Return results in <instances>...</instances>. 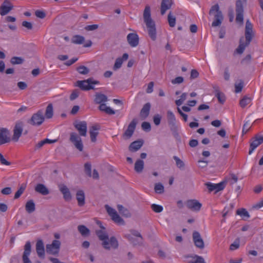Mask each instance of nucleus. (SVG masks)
Instances as JSON below:
<instances>
[{"instance_id": "nucleus-49", "label": "nucleus", "mask_w": 263, "mask_h": 263, "mask_svg": "<svg viewBox=\"0 0 263 263\" xmlns=\"http://www.w3.org/2000/svg\"><path fill=\"white\" fill-rule=\"evenodd\" d=\"M251 59L252 57L251 54H248L242 59V60L240 62V63L242 65H248L250 63Z\"/></svg>"}, {"instance_id": "nucleus-35", "label": "nucleus", "mask_w": 263, "mask_h": 263, "mask_svg": "<svg viewBox=\"0 0 263 263\" xmlns=\"http://www.w3.org/2000/svg\"><path fill=\"white\" fill-rule=\"evenodd\" d=\"M84 40L85 39L83 36L76 35L72 38L71 42L75 44H82L84 42Z\"/></svg>"}, {"instance_id": "nucleus-42", "label": "nucleus", "mask_w": 263, "mask_h": 263, "mask_svg": "<svg viewBox=\"0 0 263 263\" xmlns=\"http://www.w3.org/2000/svg\"><path fill=\"white\" fill-rule=\"evenodd\" d=\"M155 191L156 193L162 194L164 192V186L161 183H157L155 184Z\"/></svg>"}, {"instance_id": "nucleus-28", "label": "nucleus", "mask_w": 263, "mask_h": 263, "mask_svg": "<svg viewBox=\"0 0 263 263\" xmlns=\"http://www.w3.org/2000/svg\"><path fill=\"white\" fill-rule=\"evenodd\" d=\"M35 191L43 195H47L49 194V190L42 183H39L35 186Z\"/></svg>"}, {"instance_id": "nucleus-21", "label": "nucleus", "mask_w": 263, "mask_h": 263, "mask_svg": "<svg viewBox=\"0 0 263 263\" xmlns=\"http://www.w3.org/2000/svg\"><path fill=\"white\" fill-rule=\"evenodd\" d=\"M262 143H263V135L255 137V139L250 144L249 154H251L253 151Z\"/></svg>"}, {"instance_id": "nucleus-44", "label": "nucleus", "mask_w": 263, "mask_h": 263, "mask_svg": "<svg viewBox=\"0 0 263 263\" xmlns=\"http://www.w3.org/2000/svg\"><path fill=\"white\" fill-rule=\"evenodd\" d=\"M77 70L82 74H87L89 72V69L85 66H80L77 67Z\"/></svg>"}, {"instance_id": "nucleus-58", "label": "nucleus", "mask_w": 263, "mask_h": 263, "mask_svg": "<svg viewBox=\"0 0 263 263\" xmlns=\"http://www.w3.org/2000/svg\"><path fill=\"white\" fill-rule=\"evenodd\" d=\"M35 14L36 17L40 18H44L46 16V13L42 10H37L35 12Z\"/></svg>"}, {"instance_id": "nucleus-24", "label": "nucleus", "mask_w": 263, "mask_h": 263, "mask_svg": "<svg viewBox=\"0 0 263 263\" xmlns=\"http://www.w3.org/2000/svg\"><path fill=\"white\" fill-rule=\"evenodd\" d=\"M36 251L38 256L44 258L45 257V248L42 240H39L36 243Z\"/></svg>"}, {"instance_id": "nucleus-5", "label": "nucleus", "mask_w": 263, "mask_h": 263, "mask_svg": "<svg viewBox=\"0 0 263 263\" xmlns=\"http://www.w3.org/2000/svg\"><path fill=\"white\" fill-rule=\"evenodd\" d=\"M167 119L172 135L176 139H179L180 137L178 132V127L176 124V117L172 111L168 110L167 111Z\"/></svg>"}, {"instance_id": "nucleus-63", "label": "nucleus", "mask_w": 263, "mask_h": 263, "mask_svg": "<svg viewBox=\"0 0 263 263\" xmlns=\"http://www.w3.org/2000/svg\"><path fill=\"white\" fill-rule=\"evenodd\" d=\"M98 25L96 24L87 25L85 27V29L87 31H92L98 28Z\"/></svg>"}, {"instance_id": "nucleus-34", "label": "nucleus", "mask_w": 263, "mask_h": 263, "mask_svg": "<svg viewBox=\"0 0 263 263\" xmlns=\"http://www.w3.org/2000/svg\"><path fill=\"white\" fill-rule=\"evenodd\" d=\"M53 115V109L52 104L50 103L46 108L45 117L47 119H51Z\"/></svg>"}, {"instance_id": "nucleus-8", "label": "nucleus", "mask_w": 263, "mask_h": 263, "mask_svg": "<svg viewBox=\"0 0 263 263\" xmlns=\"http://www.w3.org/2000/svg\"><path fill=\"white\" fill-rule=\"evenodd\" d=\"M243 7L241 0H238L236 3V21L241 25L243 24Z\"/></svg>"}, {"instance_id": "nucleus-3", "label": "nucleus", "mask_w": 263, "mask_h": 263, "mask_svg": "<svg viewBox=\"0 0 263 263\" xmlns=\"http://www.w3.org/2000/svg\"><path fill=\"white\" fill-rule=\"evenodd\" d=\"M143 19L148 30V35L153 41L156 39V29L155 23L151 16V8L146 6L143 12Z\"/></svg>"}, {"instance_id": "nucleus-13", "label": "nucleus", "mask_w": 263, "mask_h": 263, "mask_svg": "<svg viewBox=\"0 0 263 263\" xmlns=\"http://www.w3.org/2000/svg\"><path fill=\"white\" fill-rule=\"evenodd\" d=\"M192 237L195 246L200 249H203L204 248V243L200 233L195 231L193 233Z\"/></svg>"}, {"instance_id": "nucleus-46", "label": "nucleus", "mask_w": 263, "mask_h": 263, "mask_svg": "<svg viewBox=\"0 0 263 263\" xmlns=\"http://www.w3.org/2000/svg\"><path fill=\"white\" fill-rule=\"evenodd\" d=\"M84 170L85 173L89 176L91 177V165L89 162L85 163L84 164Z\"/></svg>"}, {"instance_id": "nucleus-39", "label": "nucleus", "mask_w": 263, "mask_h": 263, "mask_svg": "<svg viewBox=\"0 0 263 263\" xmlns=\"http://www.w3.org/2000/svg\"><path fill=\"white\" fill-rule=\"evenodd\" d=\"M236 214L238 215H240L243 218H248L250 217V215L248 212L246 210V209L242 208L237 210Z\"/></svg>"}, {"instance_id": "nucleus-33", "label": "nucleus", "mask_w": 263, "mask_h": 263, "mask_svg": "<svg viewBox=\"0 0 263 263\" xmlns=\"http://www.w3.org/2000/svg\"><path fill=\"white\" fill-rule=\"evenodd\" d=\"M117 209L121 214L126 217H129L131 216V214L129 211L123 205L119 204L117 206Z\"/></svg>"}, {"instance_id": "nucleus-6", "label": "nucleus", "mask_w": 263, "mask_h": 263, "mask_svg": "<svg viewBox=\"0 0 263 263\" xmlns=\"http://www.w3.org/2000/svg\"><path fill=\"white\" fill-rule=\"evenodd\" d=\"M99 83V81L95 80L92 78H90L87 80L78 81L76 86L83 90H89L94 89L95 88L93 85L98 84Z\"/></svg>"}, {"instance_id": "nucleus-20", "label": "nucleus", "mask_w": 263, "mask_h": 263, "mask_svg": "<svg viewBox=\"0 0 263 263\" xmlns=\"http://www.w3.org/2000/svg\"><path fill=\"white\" fill-rule=\"evenodd\" d=\"M127 40L131 47H135L139 44V37L136 33H130L127 36Z\"/></svg>"}, {"instance_id": "nucleus-38", "label": "nucleus", "mask_w": 263, "mask_h": 263, "mask_svg": "<svg viewBox=\"0 0 263 263\" xmlns=\"http://www.w3.org/2000/svg\"><path fill=\"white\" fill-rule=\"evenodd\" d=\"M24 61V59L19 57H13L10 60V63L12 65L21 64Z\"/></svg>"}, {"instance_id": "nucleus-53", "label": "nucleus", "mask_w": 263, "mask_h": 263, "mask_svg": "<svg viewBox=\"0 0 263 263\" xmlns=\"http://www.w3.org/2000/svg\"><path fill=\"white\" fill-rule=\"evenodd\" d=\"M194 258L196 259L195 261H192L189 263H205L204 258L201 256L196 255Z\"/></svg>"}, {"instance_id": "nucleus-15", "label": "nucleus", "mask_w": 263, "mask_h": 263, "mask_svg": "<svg viewBox=\"0 0 263 263\" xmlns=\"http://www.w3.org/2000/svg\"><path fill=\"white\" fill-rule=\"evenodd\" d=\"M74 126L78 131L80 136L85 137L87 134V123L86 121H79L74 124Z\"/></svg>"}, {"instance_id": "nucleus-23", "label": "nucleus", "mask_w": 263, "mask_h": 263, "mask_svg": "<svg viewBox=\"0 0 263 263\" xmlns=\"http://www.w3.org/2000/svg\"><path fill=\"white\" fill-rule=\"evenodd\" d=\"M172 4V0H162L160 6L161 14L163 15L167 10L171 8Z\"/></svg>"}, {"instance_id": "nucleus-1", "label": "nucleus", "mask_w": 263, "mask_h": 263, "mask_svg": "<svg viewBox=\"0 0 263 263\" xmlns=\"http://www.w3.org/2000/svg\"><path fill=\"white\" fill-rule=\"evenodd\" d=\"M245 35L246 42H243V37L242 36L239 40V45L236 49L237 53L240 54H242L246 47L249 45L254 35L253 25L249 20H247L246 23Z\"/></svg>"}, {"instance_id": "nucleus-26", "label": "nucleus", "mask_w": 263, "mask_h": 263, "mask_svg": "<svg viewBox=\"0 0 263 263\" xmlns=\"http://www.w3.org/2000/svg\"><path fill=\"white\" fill-rule=\"evenodd\" d=\"M78 204L79 206H83L85 204V196L83 190H78L76 194Z\"/></svg>"}, {"instance_id": "nucleus-64", "label": "nucleus", "mask_w": 263, "mask_h": 263, "mask_svg": "<svg viewBox=\"0 0 263 263\" xmlns=\"http://www.w3.org/2000/svg\"><path fill=\"white\" fill-rule=\"evenodd\" d=\"M199 76V72L196 69H192L191 72L190 78L194 79Z\"/></svg>"}, {"instance_id": "nucleus-40", "label": "nucleus", "mask_w": 263, "mask_h": 263, "mask_svg": "<svg viewBox=\"0 0 263 263\" xmlns=\"http://www.w3.org/2000/svg\"><path fill=\"white\" fill-rule=\"evenodd\" d=\"M167 20L170 27H173L175 26L176 17L172 15L171 12H170L168 14Z\"/></svg>"}, {"instance_id": "nucleus-7", "label": "nucleus", "mask_w": 263, "mask_h": 263, "mask_svg": "<svg viewBox=\"0 0 263 263\" xmlns=\"http://www.w3.org/2000/svg\"><path fill=\"white\" fill-rule=\"evenodd\" d=\"M45 120V117L43 111L39 110L34 114L30 119L28 121V123L33 126H39L41 125Z\"/></svg>"}, {"instance_id": "nucleus-52", "label": "nucleus", "mask_w": 263, "mask_h": 263, "mask_svg": "<svg viewBox=\"0 0 263 263\" xmlns=\"http://www.w3.org/2000/svg\"><path fill=\"white\" fill-rule=\"evenodd\" d=\"M239 239L237 238L236 239L234 242L232 243L230 246V249L231 250H234L235 249H238L239 247Z\"/></svg>"}, {"instance_id": "nucleus-4", "label": "nucleus", "mask_w": 263, "mask_h": 263, "mask_svg": "<svg viewBox=\"0 0 263 263\" xmlns=\"http://www.w3.org/2000/svg\"><path fill=\"white\" fill-rule=\"evenodd\" d=\"M209 14L214 16V20L212 24L213 27H217L221 25L223 17L221 11L219 10L218 4H215L211 7Z\"/></svg>"}, {"instance_id": "nucleus-62", "label": "nucleus", "mask_w": 263, "mask_h": 263, "mask_svg": "<svg viewBox=\"0 0 263 263\" xmlns=\"http://www.w3.org/2000/svg\"><path fill=\"white\" fill-rule=\"evenodd\" d=\"M183 78L182 77H178L175 79L172 80V83L173 84H180L183 82Z\"/></svg>"}, {"instance_id": "nucleus-50", "label": "nucleus", "mask_w": 263, "mask_h": 263, "mask_svg": "<svg viewBox=\"0 0 263 263\" xmlns=\"http://www.w3.org/2000/svg\"><path fill=\"white\" fill-rule=\"evenodd\" d=\"M151 209L156 213H160L163 211V207L156 204H152Z\"/></svg>"}, {"instance_id": "nucleus-41", "label": "nucleus", "mask_w": 263, "mask_h": 263, "mask_svg": "<svg viewBox=\"0 0 263 263\" xmlns=\"http://www.w3.org/2000/svg\"><path fill=\"white\" fill-rule=\"evenodd\" d=\"M112 220L116 223L123 224L124 222L123 219L120 217L117 212L111 217Z\"/></svg>"}, {"instance_id": "nucleus-11", "label": "nucleus", "mask_w": 263, "mask_h": 263, "mask_svg": "<svg viewBox=\"0 0 263 263\" xmlns=\"http://www.w3.org/2000/svg\"><path fill=\"white\" fill-rule=\"evenodd\" d=\"M227 182L225 181H222L217 184H214L211 182H206L205 185L208 189L210 192L215 191V193L222 191L225 187Z\"/></svg>"}, {"instance_id": "nucleus-29", "label": "nucleus", "mask_w": 263, "mask_h": 263, "mask_svg": "<svg viewBox=\"0 0 263 263\" xmlns=\"http://www.w3.org/2000/svg\"><path fill=\"white\" fill-rule=\"evenodd\" d=\"M107 97L106 95L101 93H97L95 95V102L97 104H102L107 101Z\"/></svg>"}, {"instance_id": "nucleus-30", "label": "nucleus", "mask_w": 263, "mask_h": 263, "mask_svg": "<svg viewBox=\"0 0 263 263\" xmlns=\"http://www.w3.org/2000/svg\"><path fill=\"white\" fill-rule=\"evenodd\" d=\"M25 210L28 213H32L35 210V205L33 200H28L25 204Z\"/></svg>"}, {"instance_id": "nucleus-27", "label": "nucleus", "mask_w": 263, "mask_h": 263, "mask_svg": "<svg viewBox=\"0 0 263 263\" xmlns=\"http://www.w3.org/2000/svg\"><path fill=\"white\" fill-rule=\"evenodd\" d=\"M151 105L148 102L145 104L140 112V116L143 120L145 119L149 114Z\"/></svg>"}, {"instance_id": "nucleus-19", "label": "nucleus", "mask_w": 263, "mask_h": 263, "mask_svg": "<svg viewBox=\"0 0 263 263\" xmlns=\"http://www.w3.org/2000/svg\"><path fill=\"white\" fill-rule=\"evenodd\" d=\"M13 8L9 0H5L0 7V14L4 16L8 13Z\"/></svg>"}, {"instance_id": "nucleus-32", "label": "nucleus", "mask_w": 263, "mask_h": 263, "mask_svg": "<svg viewBox=\"0 0 263 263\" xmlns=\"http://www.w3.org/2000/svg\"><path fill=\"white\" fill-rule=\"evenodd\" d=\"M78 230L81 234L86 237L89 236L90 234V230L84 225H80L78 227Z\"/></svg>"}, {"instance_id": "nucleus-54", "label": "nucleus", "mask_w": 263, "mask_h": 263, "mask_svg": "<svg viewBox=\"0 0 263 263\" xmlns=\"http://www.w3.org/2000/svg\"><path fill=\"white\" fill-rule=\"evenodd\" d=\"M141 127L142 129L146 132H149L151 129V124L147 122H143L141 124Z\"/></svg>"}, {"instance_id": "nucleus-60", "label": "nucleus", "mask_w": 263, "mask_h": 263, "mask_svg": "<svg viewBox=\"0 0 263 263\" xmlns=\"http://www.w3.org/2000/svg\"><path fill=\"white\" fill-rule=\"evenodd\" d=\"M133 134L134 132L127 129L124 133L123 136L125 139H129L133 136Z\"/></svg>"}, {"instance_id": "nucleus-31", "label": "nucleus", "mask_w": 263, "mask_h": 263, "mask_svg": "<svg viewBox=\"0 0 263 263\" xmlns=\"http://www.w3.org/2000/svg\"><path fill=\"white\" fill-rule=\"evenodd\" d=\"M144 168V161L138 159L135 164L134 169L137 173H141Z\"/></svg>"}, {"instance_id": "nucleus-56", "label": "nucleus", "mask_w": 263, "mask_h": 263, "mask_svg": "<svg viewBox=\"0 0 263 263\" xmlns=\"http://www.w3.org/2000/svg\"><path fill=\"white\" fill-rule=\"evenodd\" d=\"M161 116L159 114L155 115L153 117V121L155 124L157 126L160 124Z\"/></svg>"}, {"instance_id": "nucleus-12", "label": "nucleus", "mask_w": 263, "mask_h": 263, "mask_svg": "<svg viewBox=\"0 0 263 263\" xmlns=\"http://www.w3.org/2000/svg\"><path fill=\"white\" fill-rule=\"evenodd\" d=\"M186 207L194 212H198L200 210L202 204L196 199H190L186 201Z\"/></svg>"}, {"instance_id": "nucleus-57", "label": "nucleus", "mask_w": 263, "mask_h": 263, "mask_svg": "<svg viewBox=\"0 0 263 263\" xmlns=\"http://www.w3.org/2000/svg\"><path fill=\"white\" fill-rule=\"evenodd\" d=\"M79 96V91L78 90H74L72 91L70 96V100L73 101L77 99Z\"/></svg>"}, {"instance_id": "nucleus-16", "label": "nucleus", "mask_w": 263, "mask_h": 263, "mask_svg": "<svg viewBox=\"0 0 263 263\" xmlns=\"http://www.w3.org/2000/svg\"><path fill=\"white\" fill-rule=\"evenodd\" d=\"M23 123L22 122H18L15 124L13 129V135L12 140L17 142L21 137L23 132Z\"/></svg>"}, {"instance_id": "nucleus-25", "label": "nucleus", "mask_w": 263, "mask_h": 263, "mask_svg": "<svg viewBox=\"0 0 263 263\" xmlns=\"http://www.w3.org/2000/svg\"><path fill=\"white\" fill-rule=\"evenodd\" d=\"M143 140H138L132 142L129 147V151L131 152H135L139 150L143 145Z\"/></svg>"}, {"instance_id": "nucleus-17", "label": "nucleus", "mask_w": 263, "mask_h": 263, "mask_svg": "<svg viewBox=\"0 0 263 263\" xmlns=\"http://www.w3.org/2000/svg\"><path fill=\"white\" fill-rule=\"evenodd\" d=\"M31 252V245L30 241H27L24 246V251L23 254L22 259L24 263H32L29 258Z\"/></svg>"}, {"instance_id": "nucleus-47", "label": "nucleus", "mask_w": 263, "mask_h": 263, "mask_svg": "<svg viewBox=\"0 0 263 263\" xmlns=\"http://www.w3.org/2000/svg\"><path fill=\"white\" fill-rule=\"evenodd\" d=\"M137 124V120L136 119H133V120L130 122V123L128 125L127 129L130 130L132 132L134 133V131L136 129Z\"/></svg>"}, {"instance_id": "nucleus-48", "label": "nucleus", "mask_w": 263, "mask_h": 263, "mask_svg": "<svg viewBox=\"0 0 263 263\" xmlns=\"http://www.w3.org/2000/svg\"><path fill=\"white\" fill-rule=\"evenodd\" d=\"M26 188V186L24 185H22L20 189L17 190V191L15 193L14 195V198L17 199L23 193Z\"/></svg>"}, {"instance_id": "nucleus-45", "label": "nucleus", "mask_w": 263, "mask_h": 263, "mask_svg": "<svg viewBox=\"0 0 263 263\" xmlns=\"http://www.w3.org/2000/svg\"><path fill=\"white\" fill-rule=\"evenodd\" d=\"M173 159L175 160L176 165L178 168H179L180 169L184 168V163L180 158L175 156L173 157Z\"/></svg>"}, {"instance_id": "nucleus-22", "label": "nucleus", "mask_w": 263, "mask_h": 263, "mask_svg": "<svg viewBox=\"0 0 263 263\" xmlns=\"http://www.w3.org/2000/svg\"><path fill=\"white\" fill-rule=\"evenodd\" d=\"M100 129V126L98 124L92 125L89 129L90 139L92 142L97 141V136L99 134L98 130Z\"/></svg>"}, {"instance_id": "nucleus-59", "label": "nucleus", "mask_w": 263, "mask_h": 263, "mask_svg": "<svg viewBox=\"0 0 263 263\" xmlns=\"http://www.w3.org/2000/svg\"><path fill=\"white\" fill-rule=\"evenodd\" d=\"M250 127H251L250 123H249V121H247L244 124V125L243 126V128H242L243 134H246L248 132V131L249 130Z\"/></svg>"}, {"instance_id": "nucleus-37", "label": "nucleus", "mask_w": 263, "mask_h": 263, "mask_svg": "<svg viewBox=\"0 0 263 263\" xmlns=\"http://www.w3.org/2000/svg\"><path fill=\"white\" fill-rule=\"evenodd\" d=\"M215 96L218 99V102L220 103L223 104L225 102L226 97L224 95L223 93L220 92L218 90H215Z\"/></svg>"}, {"instance_id": "nucleus-18", "label": "nucleus", "mask_w": 263, "mask_h": 263, "mask_svg": "<svg viewBox=\"0 0 263 263\" xmlns=\"http://www.w3.org/2000/svg\"><path fill=\"white\" fill-rule=\"evenodd\" d=\"M9 131L5 128H0V145L10 142Z\"/></svg>"}, {"instance_id": "nucleus-14", "label": "nucleus", "mask_w": 263, "mask_h": 263, "mask_svg": "<svg viewBox=\"0 0 263 263\" xmlns=\"http://www.w3.org/2000/svg\"><path fill=\"white\" fill-rule=\"evenodd\" d=\"M59 191L63 195V198L66 201H69L72 199V196L69 189L64 184L61 183L58 185Z\"/></svg>"}, {"instance_id": "nucleus-43", "label": "nucleus", "mask_w": 263, "mask_h": 263, "mask_svg": "<svg viewBox=\"0 0 263 263\" xmlns=\"http://www.w3.org/2000/svg\"><path fill=\"white\" fill-rule=\"evenodd\" d=\"M123 62V59H121V58H118L116 60L115 63L113 66V70L116 71L120 68L122 65Z\"/></svg>"}, {"instance_id": "nucleus-55", "label": "nucleus", "mask_w": 263, "mask_h": 263, "mask_svg": "<svg viewBox=\"0 0 263 263\" xmlns=\"http://www.w3.org/2000/svg\"><path fill=\"white\" fill-rule=\"evenodd\" d=\"M105 207L108 215L111 217L117 213L116 211L114 209L110 207L108 205H105Z\"/></svg>"}, {"instance_id": "nucleus-36", "label": "nucleus", "mask_w": 263, "mask_h": 263, "mask_svg": "<svg viewBox=\"0 0 263 263\" xmlns=\"http://www.w3.org/2000/svg\"><path fill=\"white\" fill-rule=\"evenodd\" d=\"M251 101V99L245 96L240 100L239 105L242 108H245Z\"/></svg>"}, {"instance_id": "nucleus-51", "label": "nucleus", "mask_w": 263, "mask_h": 263, "mask_svg": "<svg viewBox=\"0 0 263 263\" xmlns=\"http://www.w3.org/2000/svg\"><path fill=\"white\" fill-rule=\"evenodd\" d=\"M243 87V82L242 80L240 81L238 84H235V91L236 93H239L241 91Z\"/></svg>"}, {"instance_id": "nucleus-61", "label": "nucleus", "mask_w": 263, "mask_h": 263, "mask_svg": "<svg viewBox=\"0 0 263 263\" xmlns=\"http://www.w3.org/2000/svg\"><path fill=\"white\" fill-rule=\"evenodd\" d=\"M127 238H128V240L131 242V243H132L134 245H139V244L141 243V240H138V239L136 240L130 235H128L127 236Z\"/></svg>"}, {"instance_id": "nucleus-2", "label": "nucleus", "mask_w": 263, "mask_h": 263, "mask_svg": "<svg viewBox=\"0 0 263 263\" xmlns=\"http://www.w3.org/2000/svg\"><path fill=\"white\" fill-rule=\"evenodd\" d=\"M96 233L99 239L102 241V245L105 249L110 250L111 248L114 249L118 248V241L115 237H111L109 240L108 236L104 230H97Z\"/></svg>"}, {"instance_id": "nucleus-9", "label": "nucleus", "mask_w": 263, "mask_h": 263, "mask_svg": "<svg viewBox=\"0 0 263 263\" xmlns=\"http://www.w3.org/2000/svg\"><path fill=\"white\" fill-rule=\"evenodd\" d=\"M61 242L57 240L52 241L51 244H47L46 245V252L47 253L56 255L58 254L60 251Z\"/></svg>"}, {"instance_id": "nucleus-10", "label": "nucleus", "mask_w": 263, "mask_h": 263, "mask_svg": "<svg viewBox=\"0 0 263 263\" xmlns=\"http://www.w3.org/2000/svg\"><path fill=\"white\" fill-rule=\"evenodd\" d=\"M69 140L72 142L75 147L82 152L83 149V145L80 137L76 133L72 132L70 134Z\"/></svg>"}]
</instances>
